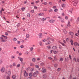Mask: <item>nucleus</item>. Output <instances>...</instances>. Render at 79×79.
I'll list each match as a JSON object with an SVG mask.
<instances>
[{
	"label": "nucleus",
	"mask_w": 79,
	"mask_h": 79,
	"mask_svg": "<svg viewBox=\"0 0 79 79\" xmlns=\"http://www.w3.org/2000/svg\"><path fill=\"white\" fill-rule=\"evenodd\" d=\"M38 74H39V72L38 71H36L33 73V76L34 77H36Z\"/></svg>",
	"instance_id": "obj_1"
},
{
	"label": "nucleus",
	"mask_w": 79,
	"mask_h": 79,
	"mask_svg": "<svg viewBox=\"0 0 79 79\" xmlns=\"http://www.w3.org/2000/svg\"><path fill=\"white\" fill-rule=\"evenodd\" d=\"M41 71L43 73H45L46 72V70L44 68H43L42 70H41Z\"/></svg>",
	"instance_id": "obj_2"
},
{
	"label": "nucleus",
	"mask_w": 79,
	"mask_h": 79,
	"mask_svg": "<svg viewBox=\"0 0 79 79\" xmlns=\"http://www.w3.org/2000/svg\"><path fill=\"white\" fill-rule=\"evenodd\" d=\"M69 35H71V37L72 38L73 37V35H74L73 33L71 32H69Z\"/></svg>",
	"instance_id": "obj_3"
},
{
	"label": "nucleus",
	"mask_w": 79,
	"mask_h": 79,
	"mask_svg": "<svg viewBox=\"0 0 79 79\" xmlns=\"http://www.w3.org/2000/svg\"><path fill=\"white\" fill-rule=\"evenodd\" d=\"M0 39H1V40H2V41H1L2 42H6V41H7V40H5V39L4 40V39H3V38L2 37H0Z\"/></svg>",
	"instance_id": "obj_4"
},
{
	"label": "nucleus",
	"mask_w": 79,
	"mask_h": 79,
	"mask_svg": "<svg viewBox=\"0 0 79 79\" xmlns=\"http://www.w3.org/2000/svg\"><path fill=\"white\" fill-rule=\"evenodd\" d=\"M1 71L2 73H3L5 71V68L2 67L1 69Z\"/></svg>",
	"instance_id": "obj_5"
},
{
	"label": "nucleus",
	"mask_w": 79,
	"mask_h": 79,
	"mask_svg": "<svg viewBox=\"0 0 79 79\" xmlns=\"http://www.w3.org/2000/svg\"><path fill=\"white\" fill-rule=\"evenodd\" d=\"M67 26L68 27L71 26L70 22L69 21L68 22V24H67Z\"/></svg>",
	"instance_id": "obj_6"
},
{
	"label": "nucleus",
	"mask_w": 79,
	"mask_h": 79,
	"mask_svg": "<svg viewBox=\"0 0 79 79\" xmlns=\"http://www.w3.org/2000/svg\"><path fill=\"white\" fill-rule=\"evenodd\" d=\"M63 32H64V34H67V32L65 29H63Z\"/></svg>",
	"instance_id": "obj_7"
},
{
	"label": "nucleus",
	"mask_w": 79,
	"mask_h": 79,
	"mask_svg": "<svg viewBox=\"0 0 79 79\" xmlns=\"http://www.w3.org/2000/svg\"><path fill=\"white\" fill-rule=\"evenodd\" d=\"M55 21V20H51L49 21V22H50V23H53Z\"/></svg>",
	"instance_id": "obj_8"
},
{
	"label": "nucleus",
	"mask_w": 79,
	"mask_h": 79,
	"mask_svg": "<svg viewBox=\"0 0 79 79\" xmlns=\"http://www.w3.org/2000/svg\"><path fill=\"white\" fill-rule=\"evenodd\" d=\"M24 74L25 76L26 77H27L28 76V74L26 72V71H24Z\"/></svg>",
	"instance_id": "obj_9"
},
{
	"label": "nucleus",
	"mask_w": 79,
	"mask_h": 79,
	"mask_svg": "<svg viewBox=\"0 0 79 79\" xmlns=\"http://www.w3.org/2000/svg\"><path fill=\"white\" fill-rule=\"evenodd\" d=\"M18 58L19 59V60H20V61H21V62H22L23 60V58H21L20 57H18Z\"/></svg>",
	"instance_id": "obj_10"
},
{
	"label": "nucleus",
	"mask_w": 79,
	"mask_h": 79,
	"mask_svg": "<svg viewBox=\"0 0 79 79\" xmlns=\"http://www.w3.org/2000/svg\"><path fill=\"white\" fill-rule=\"evenodd\" d=\"M38 35H39V37H40V38H42V37L43 36L42 33L39 34Z\"/></svg>",
	"instance_id": "obj_11"
},
{
	"label": "nucleus",
	"mask_w": 79,
	"mask_h": 79,
	"mask_svg": "<svg viewBox=\"0 0 79 79\" xmlns=\"http://www.w3.org/2000/svg\"><path fill=\"white\" fill-rule=\"evenodd\" d=\"M43 77L44 78V79H45L47 77V75L46 74H44L43 75Z\"/></svg>",
	"instance_id": "obj_12"
},
{
	"label": "nucleus",
	"mask_w": 79,
	"mask_h": 79,
	"mask_svg": "<svg viewBox=\"0 0 79 79\" xmlns=\"http://www.w3.org/2000/svg\"><path fill=\"white\" fill-rule=\"evenodd\" d=\"M51 42L50 41H48L47 42V43H46L45 44L46 45H48V44H51Z\"/></svg>",
	"instance_id": "obj_13"
},
{
	"label": "nucleus",
	"mask_w": 79,
	"mask_h": 79,
	"mask_svg": "<svg viewBox=\"0 0 79 79\" xmlns=\"http://www.w3.org/2000/svg\"><path fill=\"white\" fill-rule=\"evenodd\" d=\"M73 61L74 62H77V60L75 57H74L73 58Z\"/></svg>",
	"instance_id": "obj_14"
},
{
	"label": "nucleus",
	"mask_w": 79,
	"mask_h": 79,
	"mask_svg": "<svg viewBox=\"0 0 79 79\" xmlns=\"http://www.w3.org/2000/svg\"><path fill=\"white\" fill-rule=\"evenodd\" d=\"M73 2L78 3V2L77 0H74V1H73L72 2L73 3Z\"/></svg>",
	"instance_id": "obj_15"
},
{
	"label": "nucleus",
	"mask_w": 79,
	"mask_h": 79,
	"mask_svg": "<svg viewBox=\"0 0 79 79\" xmlns=\"http://www.w3.org/2000/svg\"><path fill=\"white\" fill-rule=\"evenodd\" d=\"M58 64H54V66L55 68H56Z\"/></svg>",
	"instance_id": "obj_16"
},
{
	"label": "nucleus",
	"mask_w": 79,
	"mask_h": 79,
	"mask_svg": "<svg viewBox=\"0 0 79 79\" xmlns=\"http://www.w3.org/2000/svg\"><path fill=\"white\" fill-rule=\"evenodd\" d=\"M70 42L71 43V44L72 45H73V40H70Z\"/></svg>",
	"instance_id": "obj_17"
},
{
	"label": "nucleus",
	"mask_w": 79,
	"mask_h": 79,
	"mask_svg": "<svg viewBox=\"0 0 79 79\" xmlns=\"http://www.w3.org/2000/svg\"><path fill=\"white\" fill-rule=\"evenodd\" d=\"M7 74H8V75L9 76H10V75H11V72L10 71H8Z\"/></svg>",
	"instance_id": "obj_18"
},
{
	"label": "nucleus",
	"mask_w": 79,
	"mask_h": 79,
	"mask_svg": "<svg viewBox=\"0 0 79 79\" xmlns=\"http://www.w3.org/2000/svg\"><path fill=\"white\" fill-rule=\"evenodd\" d=\"M61 6L62 7H64L65 6V4H62V5H61Z\"/></svg>",
	"instance_id": "obj_19"
},
{
	"label": "nucleus",
	"mask_w": 79,
	"mask_h": 79,
	"mask_svg": "<svg viewBox=\"0 0 79 79\" xmlns=\"http://www.w3.org/2000/svg\"><path fill=\"white\" fill-rule=\"evenodd\" d=\"M54 59L55 61L57 60L56 57V56H54Z\"/></svg>",
	"instance_id": "obj_20"
},
{
	"label": "nucleus",
	"mask_w": 79,
	"mask_h": 79,
	"mask_svg": "<svg viewBox=\"0 0 79 79\" xmlns=\"http://www.w3.org/2000/svg\"><path fill=\"white\" fill-rule=\"evenodd\" d=\"M39 44H40V46L43 45L41 41H40V42H39Z\"/></svg>",
	"instance_id": "obj_21"
},
{
	"label": "nucleus",
	"mask_w": 79,
	"mask_h": 79,
	"mask_svg": "<svg viewBox=\"0 0 79 79\" xmlns=\"http://www.w3.org/2000/svg\"><path fill=\"white\" fill-rule=\"evenodd\" d=\"M57 48V47L56 46H54L52 47V49H54V50H55Z\"/></svg>",
	"instance_id": "obj_22"
},
{
	"label": "nucleus",
	"mask_w": 79,
	"mask_h": 79,
	"mask_svg": "<svg viewBox=\"0 0 79 79\" xmlns=\"http://www.w3.org/2000/svg\"><path fill=\"white\" fill-rule=\"evenodd\" d=\"M60 43L61 44H62V45H63V46H64V47H65L66 46V45L64 44V43H62L60 42Z\"/></svg>",
	"instance_id": "obj_23"
},
{
	"label": "nucleus",
	"mask_w": 79,
	"mask_h": 79,
	"mask_svg": "<svg viewBox=\"0 0 79 79\" xmlns=\"http://www.w3.org/2000/svg\"><path fill=\"white\" fill-rule=\"evenodd\" d=\"M16 63L14 62L13 64V66H16Z\"/></svg>",
	"instance_id": "obj_24"
},
{
	"label": "nucleus",
	"mask_w": 79,
	"mask_h": 79,
	"mask_svg": "<svg viewBox=\"0 0 79 79\" xmlns=\"http://www.w3.org/2000/svg\"><path fill=\"white\" fill-rule=\"evenodd\" d=\"M2 35V36L4 37L5 39H7L8 38L6 36H5L4 35Z\"/></svg>",
	"instance_id": "obj_25"
},
{
	"label": "nucleus",
	"mask_w": 79,
	"mask_h": 79,
	"mask_svg": "<svg viewBox=\"0 0 79 79\" xmlns=\"http://www.w3.org/2000/svg\"><path fill=\"white\" fill-rule=\"evenodd\" d=\"M33 76V74L31 73H29V76H30V77H31L32 76Z\"/></svg>",
	"instance_id": "obj_26"
},
{
	"label": "nucleus",
	"mask_w": 79,
	"mask_h": 79,
	"mask_svg": "<svg viewBox=\"0 0 79 79\" xmlns=\"http://www.w3.org/2000/svg\"><path fill=\"white\" fill-rule=\"evenodd\" d=\"M74 44L75 46H77L78 45V44L76 42L74 43Z\"/></svg>",
	"instance_id": "obj_27"
},
{
	"label": "nucleus",
	"mask_w": 79,
	"mask_h": 79,
	"mask_svg": "<svg viewBox=\"0 0 79 79\" xmlns=\"http://www.w3.org/2000/svg\"><path fill=\"white\" fill-rule=\"evenodd\" d=\"M61 70V68H59L57 69V71H60Z\"/></svg>",
	"instance_id": "obj_28"
},
{
	"label": "nucleus",
	"mask_w": 79,
	"mask_h": 79,
	"mask_svg": "<svg viewBox=\"0 0 79 79\" xmlns=\"http://www.w3.org/2000/svg\"><path fill=\"white\" fill-rule=\"evenodd\" d=\"M74 3L73 2V4L74 6H76L77 5V3H76V2H74Z\"/></svg>",
	"instance_id": "obj_29"
},
{
	"label": "nucleus",
	"mask_w": 79,
	"mask_h": 79,
	"mask_svg": "<svg viewBox=\"0 0 79 79\" xmlns=\"http://www.w3.org/2000/svg\"><path fill=\"white\" fill-rule=\"evenodd\" d=\"M30 66H34V64L32 63L30 64Z\"/></svg>",
	"instance_id": "obj_30"
},
{
	"label": "nucleus",
	"mask_w": 79,
	"mask_h": 79,
	"mask_svg": "<svg viewBox=\"0 0 79 79\" xmlns=\"http://www.w3.org/2000/svg\"><path fill=\"white\" fill-rule=\"evenodd\" d=\"M46 20V18H43L41 19V20L43 21H45Z\"/></svg>",
	"instance_id": "obj_31"
},
{
	"label": "nucleus",
	"mask_w": 79,
	"mask_h": 79,
	"mask_svg": "<svg viewBox=\"0 0 79 79\" xmlns=\"http://www.w3.org/2000/svg\"><path fill=\"white\" fill-rule=\"evenodd\" d=\"M47 40H51V38L49 37H48V38H47Z\"/></svg>",
	"instance_id": "obj_32"
},
{
	"label": "nucleus",
	"mask_w": 79,
	"mask_h": 79,
	"mask_svg": "<svg viewBox=\"0 0 79 79\" xmlns=\"http://www.w3.org/2000/svg\"><path fill=\"white\" fill-rule=\"evenodd\" d=\"M42 41H43V42H44L47 41V40L46 39L43 40H42Z\"/></svg>",
	"instance_id": "obj_33"
},
{
	"label": "nucleus",
	"mask_w": 79,
	"mask_h": 79,
	"mask_svg": "<svg viewBox=\"0 0 79 79\" xmlns=\"http://www.w3.org/2000/svg\"><path fill=\"white\" fill-rule=\"evenodd\" d=\"M2 63H3V61H2V60H0V64H2Z\"/></svg>",
	"instance_id": "obj_34"
},
{
	"label": "nucleus",
	"mask_w": 79,
	"mask_h": 79,
	"mask_svg": "<svg viewBox=\"0 0 79 79\" xmlns=\"http://www.w3.org/2000/svg\"><path fill=\"white\" fill-rule=\"evenodd\" d=\"M16 77V76L15 75H13L12 76V78L14 79H15Z\"/></svg>",
	"instance_id": "obj_35"
},
{
	"label": "nucleus",
	"mask_w": 79,
	"mask_h": 79,
	"mask_svg": "<svg viewBox=\"0 0 79 79\" xmlns=\"http://www.w3.org/2000/svg\"><path fill=\"white\" fill-rule=\"evenodd\" d=\"M20 64H19L17 65V68H19V67H20Z\"/></svg>",
	"instance_id": "obj_36"
},
{
	"label": "nucleus",
	"mask_w": 79,
	"mask_h": 79,
	"mask_svg": "<svg viewBox=\"0 0 79 79\" xmlns=\"http://www.w3.org/2000/svg\"><path fill=\"white\" fill-rule=\"evenodd\" d=\"M61 22L62 23H64V20L63 19H61Z\"/></svg>",
	"instance_id": "obj_37"
},
{
	"label": "nucleus",
	"mask_w": 79,
	"mask_h": 79,
	"mask_svg": "<svg viewBox=\"0 0 79 79\" xmlns=\"http://www.w3.org/2000/svg\"><path fill=\"white\" fill-rule=\"evenodd\" d=\"M13 40L14 41H17V39L16 38H14L13 39Z\"/></svg>",
	"instance_id": "obj_38"
},
{
	"label": "nucleus",
	"mask_w": 79,
	"mask_h": 79,
	"mask_svg": "<svg viewBox=\"0 0 79 79\" xmlns=\"http://www.w3.org/2000/svg\"><path fill=\"white\" fill-rule=\"evenodd\" d=\"M35 67H36V68H39V66L38 65H35Z\"/></svg>",
	"instance_id": "obj_39"
},
{
	"label": "nucleus",
	"mask_w": 79,
	"mask_h": 79,
	"mask_svg": "<svg viewBox=\"0 0 79 79\" xmlns=\"http://www.w3.org/2000/svg\"><path fill=\"white\" fill-rule=\"evenodd\" d=\"M27 16L28 17H29L30 16V14L29 13H28L27 14Z\"/></svg>",
	"instance_id": "obj_40"
},
{
	"label": "nucleus",
	"mask_w": 79,
	"mask_h": 79,
	"mask_svg": "<svg viewBox=\"0 0 79 79\" xmlns=\"http://www.w3.org/2000/svg\"><path fill=\"white\" fill-rule=\"evenodd\" d=\"M75 35L77 36H79V34L78 33H76L75 34Z\"/></svg>",
	"instance_id": "obj_41"
},
{
	"label": "nucleus",
	"mask_w": 79,
	"mask_h": 79,
	"mask_svg": "<svg viewBox=\"0 0 79 79\" xmlns=\"http://www.w3.org/2000/svg\"><path fill=\"white\" fill-rule=\"evenodd\" d=\"M58 11V9H56L55 10H54V11L55 12H57V11Z\"/></svg>",
	"instance_id": "obj_42"
},
{
	"label": "nucleus",
	"mask_w": 79,
	"mask_h": 79,
	"mask_svg": "<svg viewBox=\"0 0 79 79\" xmlns=\"http://www.w3.org/2000/svg\"><path fill=\"white\" fill-rule=\"evenodd\" d=\"M69 58L70 60H71L72 57H71V55H69Z\"/></svg>",
	"instance_id": "obj_43"
},
{
	"label": "nucleus",
	"mask_w": 79,
	"mask_h": 79,
	"mask_svg": "<svg viewBox=\"0 0 79 79\" xmlns=\"http://www.w3.org/2000/svg\"><path fill=\"white\" fill-rule=\"evenodd\" d=\"M29 35L27 34L26 36V38H28L29 37Z\"/></svg>",
	"instance_id": "obj_44"
},
{
	"label": "nucleus",
	"mask_w": 79,
	"mask_h": 79,
	"mask_svg": "<svg viewBox=\"0 0 79 79\" xmlns=\"http://www.w3.org/2000/svg\"><path fill=\"white\" fill-rule=\"evenodd\" d=\"M44 62H42L41 63V64H41V66H43V65H44Z\"/></svg>",
	"instance_id": "obj_45"
},
{
	"label": "nucleus",
	"mask_w": 79,
	"mask_h": 79,
	"mask_svg": "<svg viewBox=\"0 0 79 79\" xmlns=\"http://www.w3.org/2000/svg\"><path fill=\"white\" fill-rule=\"evenodd\" d=\"M65 19H68L69 18H68V17L67 16H66L65 17Z\"/></svg>",
	"instance_id": "obj_46"
},
{
	"label": "nucleus",
	"mask_w": 79,
	"mask_h": 79,
	"mask_svg": "<svg viewBox=\"0 0 79 79\" xmlns=\"http://www.w3.org/2000/svg\"><path fill=\"white\" fill-rule=\"evenodd\" d=\"M6 78L7 79H10V77L8 76H7L6 77Z\"/></svg>",
	"instance_id": "obj_47"
},
{
	"label": "nucleus",
	"mask_w": 79,
	"mask_h": 79,
	"mask_svg": "<svg viewBox=\"0 0 79 79\" xmlns=\"http://www.w3.org/2000/svg\"><path fill=\"white\" fill-rule=\"evenodd\" d=\"M33 49V47H31V48H30V51H32Z\"/></svg>",
	"instance_id": "obj_48"
},
{
	"label": "nucleus",
	"mask_w": 79,
	"mask_h": 79,
	"mask_svg": "<svg viewBox=\"0 0 79 79\" xmlns=\"http://www.w3.org/2000/svg\"><path fill=\"white\" fill-rule=\"evenodd\" d=\"M35 58H33V59H32V61H33L34 62L35 61Z\"/></svg>",
	"instance_id": "obj_49"
},
{
	"label": "nucleus",
	"mask_w": 79,
	"mask_h": 79,
	"mask_svg": "<svg viewBox=\"0 0 79 79\" xmlns=\"http://www.w3.org/2000/svg\"><path fill=\"white\" fill-rule=\"evenodd\" d=\"M66 41L67 42L69 41V38H67V39H66Z\"/></svg>",
	"instance_id": "obj_50"
},
{
	"label": "nucleus",
	"mask_w": 79,
	"mask_h": 79,
	"mask_svg": "<svg viewBox=\"0 0 79 79\" xmlns=\"http://www.w3.org/2000/svg\"><path fill=\"white\" fill-rule=\"evenodd\" d=\"M42 4H44V5H46L47 4V2H43V3H42Z\"/></svg>",
	"instance_id": "obj_51"
},
{
	"label": "nucleus",
	"mask_w": 79,
	"mask_h": 79,
	"mask_svg": "<svg viewBox=\"0 0 79 79\" xmlns=\"http://www.w3.org/2000/svg\"><path fill=\"white\" fill-rule=\"evenodd\" d=\"M52 11H53L51 9V10H49V12H52Z\"/></svg>",
	"instance_id": "obj_52"
},
{
	"label": "nucleus",
	"mask_w": 79,
	"mask_h": 79,
	"mask_svg": "<svg viewBox=\"0 0 79 79\" xmlns=\"http://www.w3.org/2000/svg\"><path fill=\"white\" fill-rule=\"evenodd\" d=\"M11 58L12 59H13V58H15V56H11Z\"/></svg>",
	"instance_id": "obj_53"
},
{
	"label": "nucleus",
	"mask_w": 79,
	"mask_h": 79,
	"mask_svg": "<svg viewBox=\"0 0 79 79\" xmlns=\"http://www.w3.org/2000/svg\"><path fill=\"white\" fill-rule=\"evenodd\" d=\"M59 61H63V59L62 58H61L60 59Z\"/></svg>",
	"instance_id": "obj_54"
},
{
	"label": "nucleus",
	"mask_w": 79,
	"mask_h": 79,
	"mask_svg": "<svg viewBox=\"0 0 79 79\" xmlns=\"http://www.w3.org/2000/svg\"><path fill=\"white\" fill-rule=\"evenodd\" d=\"M53 53H54V54H56L57 53V52L56 51H53Z\"/></svg>",
	"instance_id": "obj_55"
},
{
	"label": "nucleus",
	"mask_w": 79,
	"mask_h": 79,
	"mask_svg": "<svg viewBox=\"0 0 79 79\" xmlns=\"http://www.w3.org/2000/svg\"><path fill=\"white\" fill-rule=\"evenodd\" d=\"M51 48V47L49 46H48V49H50Z\"/></svg>",
	"instance_id": "obj_56"
},
{
	"label": "nucleus",
	"mask_w": 79,
	"mask_h": 79,
	"mask_svg": "<svg viewBox=\"0 0 79 79\" xmlns=\"http://www.w3.org/2000/svg\"><path fill=\"white\" fill-rule=\"evenodd\" d=\"M30 12H31L32 13H33L34 12V10H32L30 11Z\"/></svg>",
	"instance_id": "obj_57"
},
{
	"label": "nucleus",
	"mask_w": 79,
	"mask_h": 79,
	"mask_svg": "<svg viewBox=\"0 0 79 79\" xmlns=\"http://www.w3.org/2000/svg\"><path fill=\"white\" fill-rule=\"evenodd\" d=\"M48 59H49V60H52V58L51 57H48Z\"/></svg>",
	"instance_id": "obj_58"
},
{
	"label": "nucleus",
	"mask_w": 79,
	"mask_h": 79,
	"mask_svg": "<svg viewBox=\"0 0 79 79\" xmlns=\"http://www.w3.org/2000/svg\"><path fill=\"white\" fill-rule=\"evenodd\" d=\"M51 40L53 42L54 40V39H51Z\"/></svg>",
	"instance_id": "obj_59"
},
{
	"label": "nucleus",
	"mask_w": 79,
	"mask_h": 79,
	"mask_svg": "<svg viewBox=\"0 0 79 79\" xmlns=\"http://www.w3.org/2000/svg\"><path fill=\"white\" fill-rule=\"evenodd\" d=\"M25 10V8L23 7L22 8V10L23 11H24Z\"/></svg>",
	"instance_id": "obj_60"
},
{
	"label": "nucleus",
	"mask_w": 79,
	"mask_h": 79,
	"mask_svg": "<svg viewBox=\"0 0 79 79\" xmlns=\"http://www.w3.org/2000/svg\"><path fill=\"white\" fill-rule=\"evenodd\" d=\"M29 53V52L28 51H27L26 52H25V54L26 55H27V54H28Z\"/></svg>",
	"instance_id": "obj_61"
},
{
	"label": "nucleus",
	"mask_w": 79,
	"mask_h": 79,
	"mask_svg": "<svg viewBox=\"0 0 79 79\" xmlns=\"http://www.w3.org/2000/svg\"><path fill=\"white\" fill-rule=\"evenodd\" d=\"M20 47L22 48H23L24 47L23 45H22Z\"/></svg>",
	"instance_id": "obj_62"
},
{
	"label": "nucleus",
	"mask_w": 79,
	"mask_h": 79,
	"mask_svg": "<svg viewBox=\"0 0 79 79\" xmlns=\"http://www.w3.org/2000/svg\"><path fill=\"white\" fill-rule=\"evenodd\" d=\"M34 68H32L31 69V71H34Z\"/></svg>",
	"instance_id": "obj_63"
},
{
	"label": "nucleus",
	"mask_w": 79,
	"mask_h": 79,
	"mask_svg": "<svg viewBox=\"0 0 79 79\" xmlns=\"http://www.w3.org/2000/svg\"><path fill=\"white\" fill-rule=\"evenodd\" d=\"M5 35H8V34L7 32H5Z\"/></svg>",
	"instance_id": "obj_64"
}]
</instances>
